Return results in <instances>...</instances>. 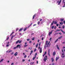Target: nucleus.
Segmentation results:
<instances>
[{
    "label": "nucleus",
    "mask_w": 65,
    "mask_h": 65,
    "mask_svg": "<svg viewBox=\"0 0 65 65\" xmlns=\"http://www.w3.org/2000/svg\"><path fill=\"white\" fill-rule=\"evenodd\" d=\"M63 20H64V19H61V22H62V21H63Z\"/></svg>",
    "instance_id": "nucleus-32"
},
{
    "label": "nucleus",
    "mask_w": 65,
    "mask_h": 65,
    "mask_svg": "<svg viewBox=\"0 0 65 65\" xmlns=\"http://www.w3.org/2000/svg\"><path fill=\"white\" fill-rule=\"evenodd\" d=\"M60 31V30H59L58 29H57V30H56V32H57V31Z\"/></svg>",
    "instance_id": "nucleus-42"
},
{
    "label": "nucleus",
    "mask_w": 65,
    "mask_h": 65,
    "mask_svg": "<svg viewBox=\"0 0 65 65\" xmlns=\"http://www.w3.org/2000/svg\"><path fill=\"white\" fill-rule=\"evenodd\" d=\"M53 22L54 24H57L58 23V22H56V21H53Z\"/></svg>",
    "instance_id": "nucleus-8"
},
{
    "label": "nucleus",
    "mask_w": 65,
    "mask_h": 65,
    "mask_svg": "<svg viewBox=\"0 0 65 65\" xmlns=\"http://www.w3.org/2000/svg\"><path fill=\"white\" fill-rule=\"evenodd\" d=\"M36 48H35L34 51V52H36Z\"/></svg>",
    "instance_id": "nucleus-53"
},
{
    "label": "nucleus",
    "mask_w": 65,
    "mask_h": 65,
    "mask_svg": "<svg viewBox=\"0 0 65 65\" xmlns=\"http://www.w3.org/2000/svg\"><path fill=\"white\" fill-rule=\"evenodd\" d=\"M37 53H36L35 54V57H36V56H37Z\"/></svg>",
    "instance_id": "nucleus-23"
},
{
    "label": "nucleus",
    "mask_w": 65,
    "mask_h": 65,
    "mask_svg": "<svg viewBox=\"0 0 65 65\" xmlns=\"http://www.w3.org/2000/svg\"><path fill=\"white\" fill-rule=\"evenodd\" d=\"M36 24H34L33 25V26H36Z\"/></svg>",
    "instance_id": "nucleus-61"
},
{
    "label": "nucleus",
    "mask_w": 65,
    "mask_h": 65,
    "mask_svg": "<svg viewBox=\"0 0 65 65\" xmlns=\"http://www.w3.org/2000/svg\"><path fill=\"white\" fill-rule=\"evenodd\" d=\"M36 15V14H35V15L33 16L32 19H34V18H35V17Z\"/></svg>",
    "instance_id": "nucleus-12"
},
{
    "label": "nucleus",
    "mask_w": 65,
    "mask_h": 65,
    "mask_svg": "<svg viewBox=\"0 0 65 65\" xmlns=\"http://www.w3.org/2000/svg\"><path fill=\"white\" fill-rule=\"evenodd\" d=\"M18 47H19V48H20V45H18L17 46V48H18Z\"/></svg>",
    "instance_id": "nucleus-11"
},
{
    "label": "nucleus",
    "mask_w": 65,
    "mask_h": 65,
    "mask_svg": "<svg viewBox=\"0 0 65 65\" xmlns=\"http://www.w3.org/2000/svg\"><path fill=\"white\" fill-rule=\"evenodd\" d=\"M33 53V50H31V51L30 53V55L32 54Z\"/></svg>",
    "instance_id": "nucleus-17"
},
{
    "label": "nucleus",
    "mask_w": 65,
    "mask_h": 65,
    "mask_svg": "<svg viewBox=\"0 0 65 65\" xmlns=\"http://www.w3.org/2000/svg\"><path fill=\"white\" fill-rule=\"evenodd\" d=\"M62 28L63 29H64V28H65V26L64 25H63L62 26Z\"/></svg>",
    "instance_id": "nucleus-30"
},
{
    "label": "nucleus",
    "mask_w": 65,
    "mask_h": 65,
    "mask_svg": "<svg viewBox=\"0 0 65 65\" xmlns=\"http://www.w3.org/2000/svg\"><path fill=\"white\" fill-rule=\"evenodd\" d=\"M36 57H34V58H33V60H34V59H35V58H36Z\"/></svg>",
    "instance_id": "nucleus-31"
},
{
    "label": "nucleus",
    "mask_w": 65,
    "mask_h": 65,
    "mask_svg": "<svg viewBox=\"0 0 65 65\" xmlns=\"http://www.w3.org/2000/svg\"><path fill=\"white\" fill-rule=\"evenodd\" d=\"M54 21H53V22L51 24V26H52V25H53V24H54Z\"/></svg>",
    "instance_id": "nucleus-36"
},
{
    "label": "nucleus",
    "mask_w": 65,
    "mask_h": 65,
    "mask_svg": "<svg viewBox=\"0 0 65 65\" xmlns=\"http://www.w3.org/2000/svg\"><path fill=\"white\" fill-rule=\"evenodd\" d=\"M61 38L60 37H59L58 38V39H60Z\"/></svg>",
    "instance_id": "nucleus-64"
},
{
    "label": "nucleus",
    "mask_w": 65,
    "mask_h": 65,
    "mask_svg": "<svg viewBox=\"0 0 65 65\" xmlns=\"http://www.w3.org/2000/svg\"><path fill=\"white\" fill-rule=\"evenodd\" d=\"M62 43H65V41Z\"/></svg>",
    "instance_id": "nucleus-63"
},
{
    "label": "nucleus",
    "mask_w": 65,
    "mask_h": 65,
    "mask_svg": "<svg viewBox=\"0 0 65 65\" xmlns=\"http://www.w3.org/2000/svg\"><path fill=\"white\" fill-rule=\"evenodd\" d=\"M13 37H14V36H12L11 37V40H12V39L13 38Z\"/></svg>",
    "instance_id": "nucleus-28"
},
{
    "label": "nucleus",
    "mask_w": 65,
    "mask_h": 65,
    "mask_svg": "<svg viewBox=\"0 0 65 65\" xmlns=\"http://www.w3.org/2000/svg\"><path fill=\"white\" fill-rule=\"evenodd\" d=\"M40 24V21H39L38 22V25H39Z\"/></svg>",
    "instance_id": "nucleus-33"
},
{
    "label": "nucleus",
    "mask_w": 65,
    "mask_h": 65,
    "mask_svg": "<svg viewBox=\"0 0 65 65\" xmlns=\"http://www.w3.org/2000/svg\"><path fill=\"white\" fill-rule=\"evenodd\" d=\"M13 32H12V33L10 34V36H11L12 34H13Z\"/></svg>",
    "instance_id": "nucleus-37"
},
{
    "label": "nucleus",
    "mask_w": 65,
    "mask_h": 65,
    "mask_svg": "<svg viewBox=\"0 0 65 65\" xmlns=\"http://www.w3.org/2000/svg\"><path fill=\"white\" fill-rule=\"evenodd\" d=\"M48 53H50V49L48 50Z\"/></svg>",
    "instance_id": "nucleus-43"
},
{
    "label": "nucleus",
    "mask_w": 65,
    "mask_h": 65,
    "mask_svg": "<svg viewBox=\"0 0 65 65\" xmlns=\"http://www.w3.org/2000/svg\"><path fill=\"white\" fill-rule=\"evenodd\" d=\"M54 29H56V26H55L54 27Z\"/></svg>",
    "instance_id": "nucleus-54"
},
{
    "label": "nucleus",
    "mask_w": 65,
    "mask_h": 65,
    "mask_svg": "<svg viewBox=\"0 0 65 65\" xmlns=\"http://www.w3.org/2000/svg\"><path fill=\"white\" fill-rule=\"evenodd\" d=\"M61 0H60L59 2V1H58L56 2V4H58V5H60V3H61Z\"/></svg>",
    "instance_id": "nucleus-2"
},
{
    "label": "nucleus",
    "mask_w": 65,
    "mask_h": 65,
    "mask_svg": "<svg viewBox=\"0 0 65 65\" xmlns=\"http://www.w3.org/2000/svg\"><path fill=\"white\" fill-rule=\"evenodd\" d=\"M63 23H64V24H65V21H63Z\"/></svg>",
    "instance_id": "nucleus-55"
},
{
    "label": "nucleus",
    "mask_w": 65,
    "mask_h": 65,
    "mask_svg": "<svg viewBox=\"0 0 65 65\" xmlns=\"http://www.w3.org/2000/svg\"><path fill=\"white\" fill-rule=\"evenodd\" d=\"M56 26H59V24H56Z\"/></svg>",
    "instance_id": "nucleus-48"
},
{
    "label": "nucleus",
    "mask_w": 65,
    "mask_h": 65,
    "mask_svg": "<svg viewBox=\"0 0 65 65\" xmlns=\"http://www.w3.org/2000/svg\"><path fill=\"white\" fill-rule=\"evenodd\" d=\"M27 41H29L30 40V39H27Z\"/></svg>",
    "instance_id": "nucleus-51"
},
{
    "label": "nucleus",
    "mask_w": 65,
    "mask_h": 65,
    "mask_svg": "<svg viewBox=\"0 0 65 65\" xmlns=\"http://www.w3.org/2000/svg\"><path fill=\"white\" fill-rule=\"evenodd\" d=\"M56 46L57 47V49H58V50H59V47H58V45H56Z\"/></svg>",
    "instance_id": "nucleus-29"
},
{
    "label": "nucleus",
    "mask_w": 65,
    "mask_h": 65,
    "mask_svg": "<svg viewBox=\"0 0 65 65\" xmlns=\"http://www.w3.org/2000/svg\"><path fill=\"white\" fill-rule=\"evenodd\" d=\"M13 52H12V53H11V55H13Z\"/></svg>",
    "instance_id": "nucleus-56"
},
{
    "label": "nucleus",
    "mask_w": 65,
    "mask_h": 65,
    "mask_svg": "<svg viewBox=\"0 0 65 65\" xmlns=\"http://www.w3.org/2000/svg\"><path fill=\"white\" fill-rule=\"evenodd\" d=\"M46 52H45L44 54L43 55V56L44 57V55H46Z\"/></svg>",
    "instance_id": "nucleus-18"
},
{
    "label": "nucleus",
    "mask_w": 65,
    "mask_h": 65,
    "mask_svg": "<svg viewBox=\"0 0 65 65\" xmlns=\"http://www.w3.org/2000/svg\"><path fill=\"white\" fill-rule=\"evenodd\" d=\"M62 55L61 56V57L62 58H64L65 57V56L63 54H62Z\"/></svg>",
    "instance_id": "nucleus-6"
},
{
    "label": "nucleus",
    "mask_w": 65,
    "mask_h": 65,
    "mask_svg": "<svg viewBox=\"0 0 65 65\" xmlns=\"http://www.w3.org/2000/svg\"><path fill=\"white\" fill-rule=\"evenodd\" d=\"M50 40H52V38H50Z\"/></svg>",
    "instance_id": "nucleus-58"
},
{
    "label": "nucleus",
    "mask_w": 65,
    "mask_h": 65,
    "mask_svg": "<svg viewBox=\"0 0 65 65\" xmlns=\"http://www.w3.org/2000/svg\"><path fill=\"white\" fill-rule=\"evenodd\" d=\"M42 48H40V53H42Z\"/></svg>",
    "instance_id": "nucleus-5"
},
{
    "label": "nucleus",
    "mask_w": 65,
    "mask_h": 65,
    "mask_svg": "<svg viewBox=\"0 0 65 65\" xmlns=\"http://www.w3.org/2000/svg\"><path fill=\"white\" fill-rule=\"evenodd\" d=\"M7 63H9V61H7Z\"/></svg>",
    "instance_id": "nucleus-62"
},
{
    "label": "nucleus",
    "mask_w": 65,
    "mask_h": 65,
    "mask_svg": "<svg viewBox=\"0 0 65 65\" xmlns=\"http://www.w3.org/2000/svg\"><path fill=\"white\" fill-rule=\"evenodd\" d=\"M8 39H9V37H8V36H7V38L6 39V40H8Z\"/></svg>",
    "instance_id": "nucleus-20"
},
{
    "label": "nucleus",
    "mask_w": 65,
    "mask_h": 65,
    "mask_svg": "<svg viewBox=\"0 0 65 65\" xmlns=\"http://www.w3.org/2000/svg\"><path fill=\"white\" fill-rule=\"evenodd\" d=\"M32 40H34V38H32Z\"/></svg>",
    "instance_id": "nucleus-46"
},
{
    "label": "nucleus",
    "mask_w": 65,
    "mask_h": 65,
    "mask_svg": "<svg viewBox=\"0 0 65 65\" xmlns=\"http://www.w3.org/2000/svg\"><path fill=\"white\" fill-rule=\"evenodd\" d=\"M19 30V28H17L16 29V31H18Z\"/></svg>",
    "instance_id": "nucleus-45"
},
{
    "label": "nucleus",
    "mask_w": 65,
    "mask_h": 65,
    "mask_svg": "<svg viewBox=\"0 0 65 65\" xmlns=\"http://www.w3.org/2000/svg\"><path fill=\"white\" fill-rule=\"evenodd\" d=\"M9 51V53H10V52H12V50H9L8 51H6V53H8Z\"/></svg>",
    "instance_id": "nucleus-3"
},
{
    "label": "nucleus",
    "mask_w": 65,
    "mask_h": 65,
    "mask_svg": "<svg viewBox=\"0 0 65 65\" xmlns=\"http://www.w3.org/2000/svg\"><path fill=\"white\" fill-rule=\"evenodd\" d=\"M47 60V58H46L45 57H44V62H45L46 60Z\"/></svg>",
    "instance_id": "nucleus-4"
},
{
    "label": "nucleus",
    "mask_w": 65,
    "mask_h": 65,
    "mask_svg": "<svg viewBox=\"0 0 65 65\" xmlns=\"http://www.w3.org/2000/svg\"><path fill=\"white\" fill-rule=\"evenodd\" d=\"M27 57V55H25L24 56V58H26Z\"/></svg>",
    "instance_id": "nucleus-39"
},
{
    "label": "nucleus",
    "mask_w": 65,
    "mask_h": 65,
    "mask_svg": "<svg viewBox=\"0 0 65 65\" xmlns=\"http://www.w3.org/2000/svg\"><path fill=\"white\" fill-rule=\"evenodd\" d=\"M56 55V53L55 52H54L53 53V56H55Z\"/></svg>",
    "instance_id": "nucleus-9"
},
{
    "label": "nucleus",
    "mask_w": 65,
    "mask_h": 65,
    "mask_svg": "<svg viewBox=\"0 0 65 65\" xmlns=\"http://www.w3.org/2000/svg\"><path fill=\"white\" fill-rule=\"evenodd\" d=\"M9 46V44H7L6 45V47H8V46Z\"/></svg>",
    "instance_id": "nucleus-19"
},
{
    "label": "nucleus",
    "mask_w": 65,
    "mask_h": 65,
    "mask_svg": "<svg viewBox=\"0 0 65 65\" xmlns=\"http://www.w3.org/2000/svg\"><path fill=\"white\" fill-rule=\"evenodd\" d=\"M9 42H8L7 43V44H9Z\"/></svg>",
    "instance_id": "nucleus-49"
},
{
    "label": "nucleus",
    "mask_w": 65,
    "mask_h": 65,
    "mask_svg": "<svg viewBox=\"0 0 65 65\" xmlns=\"http://www.w3.org/2000/svg\"><path fill=\"white\" fill-rule=\"evenodd\" d=\"M58 40V39H57L56 40V41H55V42H56Z\"/></svg>",
    "instance_id": "nucleus-44"
},
{
    "label": "nucleus",
    "mask_w": 65,
    "mask_h": 65,
    "mask_svg": "<svg viewBox=\"0 0 65 65\" xmlns=\"http://www.w3.org/2000/svg\"><path fill=\"white\" fill-rule=\"evenodd\" d=\"M40 44H41V43L40 42L39 43V46H40Z\"/></svg>",
    "instance_id": "nucleus-47"
},
{
    "label": "nucleus",
    "mask_w": 65,
    "mask_h": 65,
    "mask_svg": "<svg viewBox=\"0 0 65 65\" xmlns=\"http://www.w3.org/2000/svg\"><path fill=\"white\" fill-rule=\"evenodd\" d=\"M54 26H53L52 27V29H54Z\"/></svg>",
    "instance_id": "nucleus-40"
},
{
    "label": "nucleus",
    "mask_w": 65,
    "mask_h": 65,
    "mask_svg": "<svg viewBox=\"0 0 65 65\" xmlns=\"http://www.w3.org/2000/svg\"><path fill=\"white\" fill-rule=\"evenodd\" d=\"M47 43H48V41H46V43L45 44V46H44V48H46V46H47Z\"/></svg>",
    "instance_id": "nucleus-1"
},
{
    "label": "nucleus",
    "mask_w": 65,
    "mask_h": 65,
    "mask_svg": "<svg viewBox=\"0 0 65 65\" xmlns=\"http://www.w3.org/2000/svg\"><path fill=\"white\" fill-rule=\"evenodd\" d=\"M38 43H37V44L36 45V47L37 48L38 47Z\"/></svg>",
    "instance_id": "nucleus-22"
},
{
    "label": "nucleus",
    "mask_w": 65,
    "mask_h": 65,
    "mask_svg": "<svg viewBox=\"0 0 65 65\" xmlns=\"http://www.w3.org/2000/svg\"><path fill=\"white\" fill-rule=\"evenodd\" d=\"M65 7V3L64 4V5L62 7Z\"/></svg>",
    "instance_id": "nucleus-41"
},
{
    "label": "nucleus",
    "mask_w": 65,
    "mask_h": 65,
    "mask_svg": "<svg viewBox=\"0 0 65 65\" xmlns=\"http://www.w3.org/2000/svg\"><path fill=\"white\" fill-rule=\"evenodd\" d=\"M59 24H60V25H63V22H60Z\"/></svg>",
    "instance_id": "nucleus-26"
},
{
    "label": "nucleus",
    "mask_w": 65,
    "mask_h": 65,
    "mask_svg": "<svg viewBox=\"0 0 65 65\" xmlns=\"http://www.w3.org/2000/svg\"><path fill=\"white\" fill-rule=\"evenodd\" d=\"M63 3H65V2H64V0H63Z\"/></svg>",
    "instance_id": "nucleus-50"
},
{
    "label": "nucleus",
    "mask_w": 65,
    "mask_h": 65,
    "mask_svg": "<svg viewBox=\"0 0 65 65\" xmlns=\"http://www.w3.org/2000/svg\"><path fill=\"white\" fill-rule=\"evenodd\" d=\"M45 57L46 58H47V56H46Z\"/></svg>",
    "instance_id": "nucleus-57"
},
{
    "label": "nucleus",
    "mask_w": 65,
    "mask_h": 65,
    "mask_svg": "<svg viewBox=\"0 0 65 65\" xmlns=\"http://www.w3.org/2000/svg\"><path fill=\"white\" fill-rule=\"evenodd\" d=\"M16 48H17V47H14L13 49H14V50H15V49Z\"/></svg>",
    "instance_id": "nucleus-38"
},
{
    "label": "nucleus",
    "mask_w": 65,
    "mask_h": 65,
    "mask_svg": "<svg viewBox=\"0 0 65 65\" xmlns=\"http://www.w3.org/2000/svg\"><path fill=\"white\" fill-rule=\"evenodd\" d=\"M62 37H63L62 36H61L60 37L61 38H62Z\"/></svg>",
    "instance_id": "nucleus-59"
},
{
    "label": "nucleus",
    "mask_w": 65,
    "mask_h": 65,
    "mask_svg": "<svg viewBox=\"0 0 65 65\" xmlns=\"http://www.w3.org/2000/svg\"><path fill=\"white\" fill-rule=\"evenodd\" d=\"M22 62H24L25 61V59H23L22 60Z\"/></svg>",
    "instance_id": "nucleus-35"
},
{
    "label": "nucleus",
    "mask_w": 65,
    "mask_h": 65,
    "mask_svg": "<svg viewBox=\"0 0 65 65\" xmlns=\"http://www.w3.org/2000/svg\"><path fill=\"white\" fill-rule=\"evenodd\" d=\"M18 52H16L14 54V55H15V56H17V55H18Z\"/></svg>",
    "instance_id": "nucleus-7"
},
{
    "label": "nucleus",
    "mask_w": 65,
    "mask_h": 65,
    "mask_svg": "<svg viewBox=\"0 0 65 65\" xmlns=\"http://www.w3.org/2000/svg\"><path fill=\"white\" fill-rule=\"evenodd\" d=\"M59 57H56V61H57V60H58V59H59Z\"/></svg>",
    "instance_id": "nucleus-15"
},
{
    "label": "nucleus",
    "mask_w": 65,
    "mask_h": 65,
    "mask_svg": "<svg viewBox=\"0 0 65 65\" xmlns=\"http://www.w3.org/2000/svg\"><path fill=\"white\" fill-rule=\"evenodd\" d=\"M51 60L52 61V62H53L54 61V58H52Z\"/></svg>",
    "instance_id": "nucleus-21"
},
{
    "label": "nucleus",
    "mask_w": 65,
    "mask_h": 65,
    "mask_svg": "<svg viewBox=\"0 0 65 65\" xmlns=\"http://www.w3.org/2000/svg\"><path fill=\"white\" fill-rule=\"evenodd\" d=\"M14 64H13V63H12L11 64V65H13Z\"/></svg>",
    "instance_id": "nucleus-52"
},
{
    "label": "nucleus",
    "mask_w": 65,
    "mask_h": 65,
    "mask_svg": "<svg viewBox=\"0 0 65 65\" xmlns=\"http://www.w3.org/2000/svg\"><path fill=\"white\" fill-rule=\"evenodd\" d=\"M3 60H4V59H2L1 60V61H0V63H1V62H3Z\"/></svg>",
    "instance_id": "nucleus-10"
},
{
    "label": "nucleus",
    "mask_w": 65,
    "mask_h": 65,
    "mask_svg": "<svg viewBox=\"0 0 65 65\" xmlns=\"http://www.w3.org/2000/svg\"><path fill=\"white\" fill-rule=\"evenodd\" d=\"M23 29L22 28L20 29L19 30V31H22V30H23Z\"/></svg>",
    "instance_id": "nucleus-25"
},
{
    "label": "nucleus",
    "mask_w": 65,
    "mask_h": 65,
    "mask_svg": "<svg viewBox=\"0 0 65 65\" xmlns=\"http://www.w3.org/2000/svg\"><path fill=\"white\" fill-rule=\"evenodd\" d=\"M50 41H49L48 42V44H47V47L49 46H50V45H49V44L50 43ZM48 45H49V46H48Z\"/></svg>",
    "instance_id": "nucleus-16"
},
{
    "label": "nucleus",
    "mask_w": 65,
    "mask_h": 65,
    "mask_svg": "<svg viewBox=\"0 0 65 65\" xmlns=\"http://www.w3.org/2000/svg\"><path fill=\"white\" fill-rule=\"evenodd\" d=\"M19 41H19V40H18L16 42V43L17 44V43H19Z\"/></svg>",
    "instance_id": "nucleus-27"
},
{
    "label": "nucleus",
    "mask_w": 65,
    "mask_h": 65,
    "mask_svg": "<svg viewBox=\"0 0 65 65\" xmlns=\"http://www.w3.org/2000/svg\"><path fill=\"white\" fill-rule=\"evenodd\" d=\"M61 31L62 32V33H63V34H65V32L64 31H63L62 29L61 30Z\"/></svg>",
    "instance_id": "nucleus-13"
},
{
    "label": "nucleus",
    "mask_w": 65,
    "mask_h": 65,
    "mask_svg": "<svg viewBox=\"0 0 65 65\" xmlns=\"http://www.w3.org/2000/svg\"><path fill=\"white\" fill-rule=\"evenodd\" d=\"M28 46V45H24V47H26V46Z\"/></svg>",
    "instance_id": "nucleus-34"
},
{
    "label": "nucleus",
    "mask_w": 65,
    "mask_h": 65,
    "mask_svg": "<svg viewBox=\"0 0 65 65\" xmlns=\"http://www.w3.org/2000/svg\"><path fill=\"white\" fill-rule=\"evenodd\" d=\"M27 27H26L25 29H24V31H26V30L27 29Z\"/></svg>",
    "instance_id": "nucleus-24"
},
{
    "label": "nucleus",
    "mask_w": 65,
    "mask_h": 65,
    "mask_svg": "<svg viewBox=\"0 0 65 65\" xmlns=\"http://www.w3.org/2000/svg\"><path fill=\"white\" fill-rule=\"evenodd\" d=\"M52 32H50L49 33V36H50L51 35V34H52Z\"/></svg>",
    "instance_id": "nucleus-14"
},
{
    "label": "nucleus",
    "mask_w": 65,
    "mask_h": 65,
    "mask_svg": "<svg viewBox=\"0 0 65 65\" xmlns=\"http://www.w3.org/2000/svg\"><path fill=\"white\" fill-rule=\"evenodd\" d=\"M48 55L49 56H50V53H48Z\"/></svg>",
    "instance_id": "nucleus-60"
}]
</instances>
